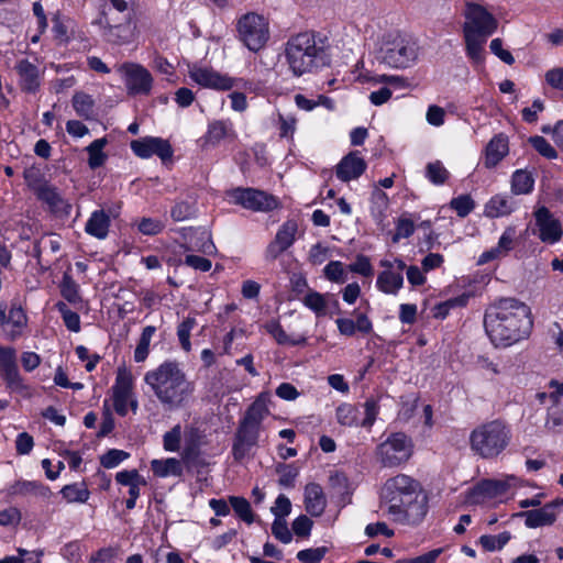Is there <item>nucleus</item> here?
Listing matches in <instances>:
<instances>
[{"label": "nucleus", "mask_w": 563, "mask_h": 563, "mask_svg": "<svg viewBox=\"0 0 563 563\" xmlns=\"http://www.w3.org/2000/svg\"><path fill=\"white\" fill-rule=\"evenodd\" d=\"M483 325L494 346L508 347L531 334V309L516 298H500L485 309Z\"/></svg>", "instance_id": "obj_1"}, {"label": "nucleus", "mask_w": 563, "mask_h": 563, "mask_svg": "<svg viewBox=\"0 0 563 563\" xmlns=\"http://www.w3.org/2000/svg\"><path fill=\"white\" fill-rule=\"evenodd\" d=\"M380 500L387 514L400 525L418 526L429 511L428 496L421 484L405 474L388 478L380 492Z\"/></svg>", "instance_id": "obj_2"}, {"label": "nucleus", "mask_w": 563, "mask_h": 563, "mask_svg": "<svg viewBox=\"0 0 563 563\" xmlns=\"http://www.w3.org/2000/svg\"><path fill=\"white\" fill-rule=\"evenodd\" d=\"M154 396L165 410L176 411L186 407L196 389L177 361L167 360L147 371L144 377Z\"/></svg>", "instance_id": "obj_3"}, {"label": "nucleus", "mask_w": 563, "mask_h": 563, "mask_svg": "<svg viewBox=\"0 0 563 563\" xmlns=\"http://www.w3.org/2000/svg\"><path fill=\"white\" fill-rule=\"evenodd\" d=\"M286 59L294 76L317 73L331 64L329 37L314 31H306L289 37Z\"/></svg>", "instance_id": "obj_4"}, {"label": "nucleus", "mask_w": 563, "mask_h": 563, "mask_svg": "<svg viewBox=\"0 0 563 563\" xmlns=\"http://www.w3.org/2000/svg\"><path fill=\"white\" fill-rule=\"evenodd\" d=\"M512 439L507 420L496 418L482 422L471 431V451L485 460H493L505 452Z\"/></svg>", "instance_id": "obj_5"}, {"label": "nucleus", "mask_w": 563, "mask_h": 563, "mask_svg": "<svg viewBox=\"0 0 563 563\" xmlns=\"http://www.w3.org/2000/svg\"><path fill=\"white\" fill-rule=\"evenodd\" d=\"M419 49L418 41L412 35L391 32L383 37L377 59L390 68L406 69L417 62Z\"/></svg>", "instance_id": "obj_6"}, {"label": "nucleus", "mask_w": 563, "mask_h": 563, "mask_svg": "<svg viewBox=\"0 0 563 563\" xmlns=\"http://www.w3.org/2000/svg\"><path fill=\"white\" fill-rule=\"evenodd\" d=\"M267 409L264 405L253 402L240 419L232 443V455L234 460L242 461L256 446L262 421Z\"/></svg>", "instance_id": "obj_7"}, {"label": "nucleus", "mask_w": 563, "mask_h": 563, "mask_svg": "<svg viewBox=\"0 0 563 563\" xmlns=\"http://www.w3.org/2000/svg\"><path fill=\"white\" fill-rule=\"evenodd\" d=\"M0 379L12 395L24 399H31L34 396L33 386L21 374L16 349L12 345L0 344Z\"/></svg>", "instance_id": "obj_8"}, {"label": "nucleus", "mask_w": 563, "mask_h": 563, "mask_svg": "<svg viewBox=\"0 0 563 563\" xmlns=\"http://www.w3.org/2000/svg\"><path fill=\"white\" fill-rule=\"evenodd\" d=\"M227 195L235 206L255 213H271L283 208L278 196L255 187H234Z\"/></svg>", "instance_id": "obj_9"}, {"label": "nucleus", "mask_w": 563, "mask_h": 563, "mask_svg": "<svg viewBox=\"0 0 563 563\" xmlns=\"http://www.w3.org/2000/svg\"><path fill=\"white\" fill-rule=\"evenodd\" d=\"M412 441L402 432L391 433L377 445L376 455L383 467H398L412 455Z\"/></svg>", "instance_id": "obj_10"}, {"label": "nucleus", "mask_w": 563, "mask_h": 563, "mask_svg": "<svg viewBox=\"0 0 563 563\" xmlns=\"http://www.w3.org/2000/svg\"><path fill=\"white\" fill-rule=\"evenodd\" d=\"M240 40L253 52L261 49L268 40V24L256 12H249L240 18L236 25Z\"/></svg>", "instance_id": "obj_11"}, {"label": "nucleus", "mask_w": 563, "mask_h": 563, "mask_svg": "<svg viewBox=\"0 0 563 563\" xmlns=\"http://www.w3.org/2000/svg\"><path fill=\"white\" fill-rule=\"evenodd\" d=\"M464 14L466 18L463 26L464 34L489 37L498 29L497 18L479 3L467 2Z\"/></svg>", "instance_id": "obj_12"}, {"label": "nucleus", "mask_w": 563, "mask_h": 563, "mask_svg": "<svg viewBox=\"0 0 563 563\" xmlns=\"http://www.w3.org/2000/svg\"><path fill=\"white\" fill-rule=\"evenodd\" d=\"M92 24L101 29L102 36L110 44H128L133 37L132 16L130 13L124 16L121 23L113 24L104 7Z\"/></svg>", "instance_id": "obj_13"}, {"label": "nucleus", "mask_w": 563, "mask_h": 563, "mask_svg": "<svg viewBox=\"0 0 563 563\" xmlns=\"http://www.w3.org/2000/svg\"><path fill=\"white\" fill-rule=\"evenodd\" d=\"M379 266L383 267L376 277L375 287L385 295H398L404 285L402 272L406 263L396 257L394 261L380 260Z\"/></svg>", "instance_id": "obj_14"}, {"label": "nucleus", "mask_w": 563, "mask_h": 563, "mask_svg": "<svg viewBox=\"0 0 563 563\" xmlns=\"http://www.w3.org/2000/svg\"><path fill=\"white\" fill-rule=\"evenodd\" d=\"M119 71L123 76L124 85L129 96H148L153 77L148 69L140 64L124 63Z\"/></svg>", "instance_id": "obj_15"}, {"label": "nucleus", "mask_w": 563, "mask_h": 563, "mask_svg": "<svg viewBox=\"0 0 563 563\" xmlns=\"http://www.w3.org/2000/svg\"><path fill=\"white\" fill-rule=\"evenodd\" d=\"M132 152L141 158H148L153 155L158 156L163 163L172 161L174 148L168 140L155 136H145L133 140L130 144Z\"/></svg>", "instance_id": "obj_16"}, {"label": "nucleus", "mask_w": 563, "mask_h": 563, "mask_svg": "<svg viewBox=\"0 0 563 563\" xmlns=\"http://www.w3.org/2000/svg\"><path fill=\"white\" fill-rule=\"evenodd\" d=\"M29 330V317L21 303L12 301L5 312L2 335L9 342H15L23 338Z\"/></svg>", "instance_id": "obj_17"}, {"label": "nucleus", "mask_w": 563, "mask_h": 563, "mask_svg": "<svg viewBox=\"0 0 563 563\" xmlns=\"http://www.w3.org/2000/svg\"><path fill=\"white\" fill-rule=\"evenodd\" d=\"M534 219L541 243L554 245V243L561 241L563 236L562 223L551 213L548 207H539L534 212Z\"/></svg>", "instance_id": "obj_18"}, {"label": "nucleus", "mask_w": 563, "mask_h": 563, "mask_svg": "<svg viewBox=\"0 0 563 563\" xmlns=\"http://www.w3.org/2000/svg\"><path fill=\"white\" fill-rule=\"evenodd\" d=\"M188 75L192 81L203 88L216 90H230L234 86V78L222 75L211 67H202L194 64L188 67Z\"/></svg>", "instance_id": "obj_19"}, {"label": "nucleus", "mask_w": 563, "mask_h": 563, "mask_svg": "<svg viewBox=\"0 0 563 563\" xmlns=\"http://www.w3.org/2000/svg\"><path fill=\"white\" fill-rule=\"evenodd\" d=\"M236 139V132L233 123L227 119H216L209 121L206 133L200 137L199 142L202 148H216L225 140L233 141Z\"/></svg>", "instance_id": "obj_20"}, {"label": "nucleus", "mask_w": 563, "mask_h": 563, "mask_svg": "<svg viewBox=\"0 0 563 563\" xmlns=\"http://www.w3.org/2000/svg\"><path fill=\"white\" fill-rule=\"evenodd\" d=\"M509 485L499 479H482L476 483L467 493V500L471 505H482L486 499L505 495Z\"/></svg>", "instance_id": "obj_21"}, {"label": "nucleus", "mask_w": 563, "mask_h": 563, "mask_svg": "<svg viewBox=\"0 0 563 563\" xmlns=\"http://www.w3.org/2000/svg\"><path fill=\"white\" fill-rule=\"evenodd\" d=\"M366 168L367 164L362 156V152L355 150L341 158L335 168V176L339 180L349 183L362 177Z\"/></svg>", "instance_id": "obj_22"}, {"label": "nucleus", "mask_w": 563, "mask_h": 563, "mask_svg": "<svg viewBox=\"0 0 563 563\" xmlns=\"http://www.w3.org/2000/svg\"><path fill=\"white\" fill-rule=\"evenodd\" d=\"M37 199L47 207L49 213L56 218H68L71 214L73 207L59 194L54 186L42 185L37 189Z\"/></svg>", "instance_id": "obj_23"}, {"label": "nucleus", "mask_w": 563, "mask_h": 563, "mask_svg": "<svg viewBox=\"0 0 563 563\" xmlns=\"http://www.w3.org/2000/svg\"><path fill=\"white\" fill-rule=\"evenodd\" d=\"M563 505V498H555L548 501L543 507L533 510L521 511L517 514L518 517L525 518L527 528H539L551 526L556 520L555 509Z\"/></svg>", "instance_id": "obj_24"}, {"label": "nucleus", "mask_w": 563, "mask_h": 563, "mask_svg": "<svg viewBox=\"0 0 563 563\" xmlns=\"http://www.w3.org/2000/svg\"><path fill=\"white\" fill-rule=\"evenodd\" d=\"M509 154V137L499 132L485 146L483 165L490 170Z\"/></svg>", "instance_id": "obj_25"}, {"label": "nucleus", "mask_w": 563, "mask_h": 563, "mask_svg": "<svg viewBox=\"0 0 563 563\" xmlns=\"http://www.w3.org/2000/svg\"><path fill=\"white\" fill-rule=\"evenodd\" d=\"M305 510L311 517H321L327 509V496L323 488L318 483H309L303 493Z\"/></svg>", "instance_id": "obj_26"}, {"label": "nucleus", "mask_w": 563, "mask_h": 563, "mask_svg": "<svg viewBox=\"0 0 563 563\" xmlns=\"http://www.w3.org/2000/svg\"><path fill=\"white\" fill-rule=\"evenodd\" d=\"M5 493L9 497L32 495L43 499H47L52 495L51 488L47 485L38 481L26 479H19L8 485Z\"/></svg>", "instance_id": "obj_27"}, {"label": "nucleus", "mask_w": 563, "mask_h": 563, "mask_svg": "<svg viewBox=\"0 0 563 563\" xmlns=\"http://www.w3.org/2000/svg\"><path fill=\"white\" fill-rule=\"evenodd\" d=\"M16 74L19 75V85L22 91L35 93L40 88L38 67L29 59H22L16 63Z\"/></svg>", "instance_id": "obj_28"}, {"label": "nucleus", "mask_w": 563, "mask_h": 563, "mask_svg": "<svg viewBox=\"0 0 563 563\" xmlns=\"http://www.w3.org/2000/svg\"><path fill=\"white\" fill-rule=\"evenodd\" d=\"M338 331L344 336H354L356 332L363 334H369L373 332V323L364 312L356 314V320L346 319V317H340L335 320Z\"/></svg>", "instance_id": "obj_29"}, {"label": "nucleus", "mask_w": 563, "mask_h": 563, "mask_svg": "<svg viewBox=\"0 0 563 563\" xmlns=\"http://www.w3.org/2000/svg\"><path fill=\"white\" fill-rule=\"evenodd\" d=\"M183 239L185 240L183 247L189 252L208 253L210 249L214 247L206 231L191 227L183 228Z\"/></svg>", "instance_id": "obj_30"}, {"label": "nucleus", "mask_w": 563, "mask_h": 563, "mask_svg": "<svg viewBox=\"0 0 563 563\" xmlns=\"http://www.w3.org/2000/svg\"><path fill=\"white\" fill-rule=\"evenodd\" d=\"M150 466L153 475L157 478L181 477L184 475V466L177 457L153 459Z\"/></svg>", "instance_id": "obj_31"}, {"label": "nucleus", "mask_w": 563, "mask_h": 563, "mask_svg": "<svg viewBox=\"0 0 563 563\" xmlns=\"http://www.w3.org/2000/svg\"><path fill=\"white\" fill-rule=\"evenodd\" d=\"M111 218L104 210L93 211L85 223V232L97 239H106L109 235Z\"/></svg>", "instance_id": "obj_32"}, {"label": "nucleus", "mask_w": 563, "mask_h": 563, "mask_svg": "<svg viewBox=\"0 0 563 563\" xmlns=\"http://www.w3.org/2000/svg\"><path fill=\"white\" fill-rule=\"evenodd\" d=\"M264 329L280 345L298 346L307 343L305 335H298L296 338L288 335L278 320L266 322Z\"/></svg>", "instance_id": "obj_33"}, {"label": "nucleus", "mask_w": 563, "mask_h": 563, "mask_svg": "<svg viewBox=\"0 0 563 563\" xmlns=\"http://www.w3.org/2000/svg\"><path fill=\"white\" fill-rule=\"evenodd\" d=\"M471 297V292H463L456 297L435 303L432 308L433 318H435V320H444L452 309L466 307L470 303Z\"/></svg>", "instance_id": "obj_34"}, {"label": "nucleus", "mask_w": 563, "mask_h": 563, "mask_svg": "<svg viewBox=\"0 0 563 563\" xmlns=\"http://www.w3.org/2000/svg\"><path fill=\"white\" fill-rule=\"evenodd\" d=\"M536 179L528 169H515L510 179V190L515 195H528L534 189Z\"/></svg>", "instance_id": "obj_35"}, {"label": "nucleus", "mask_w": 563, "mask_h": 563, "mask_svg": "<svg viewBox=\"0 0 563 563\" xmlns=\"http://www.w3.org/2000/svg\"><path fill=\"white\" fill-rule=\"evenodd\" d=\"M109 141L107 137H101L91 142L87 147L86 152L88 154V166L91 170H96V168H101L108 161V154L103 151L108 145Z\"/></svg>", "instance_id": "obj_36"}, {"label": "nucleus", "mask_w": 563, "mask_h": 563, "mask_svg": "<svg viewBox=\"0 0 563 563\" xmlns=\"http://www.w3.org/2000/svg\"><path fill=\"white\" fill-rule=\"evenodd\" d=\"M512 212L509 197L506 195H494L484 207V213L490 219L509 216Z\"/></svg>", "instance_id": "obj_37"}, {"label": "nucleus", "mask_w": 563, "mask_h": 563, "mask_svg": "<svg viewBox=\"0 0 563 563\" xmlns=\"http://www.w3.org/2000/svg\"><path fill=\"white\" fill-rule=\"evenodd\" d=\"M59 290L62 297L67 300L71 305H77L82 302V298L79 295V286L76 283V279L70 273V269H67L64 272L60 284H59Z\"/></svg>", "instance_id": "obj_38"}, {"label": "nucleus", "mask_w": 563, "mask_h": 563, "mask_svg": "<svg viewBox=\"0 0 563 563\" xmlns=\"http://www.w3.org/2000/svg\"><path fill=\"white\" fill-rule=\"evenodd\" d=\"M200 454V437L197 431H192L185 438L183 454H180V456H183L185 464L196 465L199 462Z\"/></svg>", "instance_id": "obj_39"}, {"label": "nucleus", "mask_w": 563, "mask_h": 563, "mask_svg": "<svg viewBox=\"0 0 563 563\" xmlns=\"http://www.w3.org/2000/svg\"><path fill=\"white\" fill-rule=\"evenodd\" d=\"M73 109H75L78 117L91 120L95 114V100L88 92L76 91L73 97Z\"/></svg>", "instance_id": "obj_40"}, {"label": "nucleus", "mask_w": 563, "mask_h": 563, "mask_svg": "<svg viewBox=\"0 0 563 563\" xmlns=\"http://www.w3.org/2000/svg\"><path fill=\"white\" fill-rule=\"evenodd\" d=\"M133 375L125 366L117 369L114 383L112 385L113 395H133Z\"/></svg>", "instance_id": "obj_41"}, {"label": "nucleus", "mask_w": 563, "mask_h": 563, "mask_svg": "<svg viewBox=\"0 0 563 563\" xmlns=\"http://www.w3.org/2000/svg\"><path fill=\"white\" fill-rule=\"evenodd\" d=\"M229 505L233 509L234 514L247 525H252L256 519L250 500L244 496H229Z\"/></svg>", "instance_id": "obj_42"}, {"label": "nucleus", "mask_w": 563, "mask_h": 563, "mask_svg": "<svg viewBox=\"0 0 563 563\" xmlns=\"http://www.w3.org/2000/svg\"><path fill=\"white\" fill-rule=\"evenodd\" d=\"M466 44V54L473 64L478 65L484 62V47L487 37L464 34Z\"/></svg>", "instance_id": "obj_43"}, {"label": "nucleus", "mask_w": 563, "mask_h": 563, "mask_svg": "<svg viewBox=\"0 0 563 563\" xmlns=\"http://www.w3.org/2000/svg\"><path fill=\"white\" fill-rule=\"evenodd\" d=\"M69 18L59 12L52 16V33L55 41L64 44H68L71 41L69 36Z\"/></svg>", "instance_id": "obj_44"}, {"label": "nucleus", "mask_w": 563, "mask_h": 563, "mask_svg": "<svg viewBox=\"0 0 563 563\" xmlns=\"http://www.w3.org/2000/svg\"><path fill=\"white\" fill-rule=\"evenodd\" d=\"M59 493L68 503H86L90 497V492L84 481L65 485Z\"/></svg>", "instance_id": "obj_45"}, {"label": "nucleus", "mask_w": 563, "mask_h": 563, "mask_svg": "<svg viewBox=\"0 0 563 563\" xmlns=\"http://www.w3.org/2000/svg\"><path fill=\"white\" fill-rule=\"evenodd\" d=\"M297 231V221L294 219H288L278 228L274 239H276V243H279L286 250H289L295 243Z\"/></svg>", "instance_id": "obj_46"}, {"label": "nucleus", "mask_w": 563, "mask_h": 563, "mask_svg": "<svg viewBox=\"0 0 563 563\" xmlns=\"http://www.w3.org/2000/svg\"><path fill=\"white\" fill-rule=\"evenodd\" d=\"M358 408L355 405L343 402L335 409L336 421L345 427L361 426Z\"/></svg>", "instance_id": "obj_47"}, {"label": "nucleus", "mask_w": 563, "mask_h": 563, "mask_svg": "<svg viewBox=\"0 0 563 563\" xmlns=\"http://www.w3.org/2000/svg\"><path fill=\"white\" fill-rule=\"evenodd\" d=\"M155 332L156 328L153 325H147L143 329L134 350V361L136 363H143L148 358L150 342Z\"/></svg>", "instance_id": "obj_48"}, {"label": "nucleus", "mask_w": 563, "mask_h": 563, "mask_svg": "<svg viewBox=\"0 0 563 563\" xmlns=\"http://www.w3.org/2000/svg\"><path fill=\"white\" fill-rule=\"evenodd\" d=\"M276 473L279 475L278 484L285 488H294L299 475V470L294 463L279 462L276 464Z\"/></svg>", "instance_id": "obj_49"}, {"label": "nucleus", "mask_w": 563, "mask_h": 563, "mask_svg": "<svg viewBox=\"0 0 563 563\" xmlns=\"http://www.w3.org/2000/svg\"><path fill=\"white\" fill-rule=\"evenodd\" d=\"M510 540L509 531L500 532L499 534H482L479 537V544L485 551L494 552L501 550Z\"/></svg>", "instance_id": "obj_50"}, {"label": "nucleus", "mask_w": 563, "mask_h": 563, "mask_svg": "<svg viewBox=\"0 0 563 563\" xmlns=\"http://www.w3.org/2000/svg\"><path fill=\"white\" fill-rule=\"evenodd\" d=\"M450 208L454 210L460 218H466L471 212H474L475 201L470 194H463L450 200Z\"/></svg>", "instance_id": "obj_51"}, {"label": "nucleus", "mask_w": 563, "mask_h": 563, "mask_svg": "<svg viewBox=\"0 0 563 563\" xmlns=\"http://www.w3.org/2000/svg\"><path fill=\"white\" fill-rule=\"evenodd\" d=\"M302 303L312 310L319 318L327 314V299L324 295L310 290L302 298Z\"/></svg>", "instance_id": "obj_52"}, {"label": "nucleus", "mask_w": 563, "mask_h": 563, "mask_svg": "<svg viewBox=\"0 0 563 563\" xmlns=\"http://www.w3.org/2000/svg\"><path fill=\"white\" fill-rule=\"evenodd\" d=\"M364 418L361 421V427L369 430L377 419L380 411L379 398L368 397L363 404Z\"/></svg>", "instance_id": "obj_53"}, {"label": "nucleus", "mask_w": 563, "mask_h": 563, "mask_svg": "<svg viewBox=\"0 0 563 563\" xmlns=\"http://www.w3.org/2000/svg\"><path fill=\"white\" fill-rule=\"evenodd\" d=\"M56 309L62 314L64 324L69 331L75 333L80 331V317L76 311L71 310L64 301H58Z\"/></svg>", "instance_id": "obj_54"}, {"label": "nucleus", "mask_w": 563, "mask_h": 563, "mask_svg": "<svg viewBox=\"0 0 563 563\" xmlns=\"http://www.w3.org/2000/svg\"><path fill=\"white\" fill-rule=\"evenodd\" d=\"M449 172L440 161L430 162L426 167V177L435 186H442L449 179Z\"/></svg>", "instance_id": "obj_55"}, {"label": "nucleus", "mask_w": 563, "mask_h": 563, "mask_svg": "<svg viewBox=\"0 0 563 563\" xmlns=\"http://www.w3.org/2000/svg\"><path fill=\"white\" fill-rule=\"evenodd\" d=\"M197 322L195 317H185L181 323L177 327V336L179 339L180 347L185 352L191 350L190 332L196 327Z\"/></svg>", "instance_id": "obj_56"}, {"label": "nucleus", "mask_w": 563, "mask_h": 563, "mask_svg": "<svg viewBox=\"0 0 563 563\" xmlns=\"http://www.w3.org/2000/svg\"><path fill=\"white\" fill-rule=\"evenodd\" d=\"M413 219L408 218L407 214H402L396 222V231L391 238L393 243H399L400 239L409 238L415 232Z\"/></svg>", "instance_id": "obj_57"}, {"label": "nucleus", "mask_w": 563, "mask_h": 563, "mask_svg": "<svg viewBox=\"0 0 563 563\" xmlns=\"http://www.w3.org/2000/svg\"><path fill=\"white\" fill-rule=\"evenodd\" d=\"M196 213V207L192 202L180 200L170 208V217L175 222H181L192 218Z\"/></svg>", "instance_id": "obj_58"}, {"label": "nucleus", "mask_w": 563, "mask_h": 563, "mask_svg": "<svg viewBox=\"0 0 563 563\" xmlns=\"http://www.w3.org/2000/svg\"><path fill=\"white\" fill-rule=\"evenodd\" d=\"M528 142L533 147L534 151H537L547 159L558 158V151L543 136H531L529 137Z\"/></svg>", "instance_id": "obj_59"}, {"label": "nucleus", "mask_w": 563, "mask_h": 563, "mask_svg": "<svg viewBox=\"0 0 563 563\" xmlns=\"http://www.w3.org/2000/svg\"><path fill=\"white\" fill-rule=\"evenodd\" d=\"M181 446V424H175L163 435V448L168 452H178Z\"/></svg>", "instance_id": "obj_60"}, {"label": "nucleus", "mask_w": 563, "mask_h": 563, "mask_svg": "<svg viewBox=\"0 0 563 563\" xmlns=\"http://www.w3.org/2000/svg\"><path fill=\"white\" fill-rule=\"evenodd\" d=\"M350 272L360 274L363 277H371L374 274V268L368 256L357 254L355 261L347 265Z\"/></svg>", "instance_id": "obj_61"}, {"label": "nucleus", "mask_w": 563, "mask_h": 563, "mask_svg": "<svg viewBox=\"0 0 563 563\" xmlns=\"http://www.w3.org/2000/svg\"><path fill=\"white\" fill-rule=\"evenodd\" d=\"M166 228L165 221L153 218H142L137 223V229L145 235H156L162 233Z\"/></svg>", "instance_id": "obj_62"}, {"label": "nucleus", "mask_w": 563, "mask_h": 563, "mask_svg": "<svg viewBox=\"0 0 563 563\" xmlns=\"http://www.w3.org/2000/svg\"><path fill=\"white\" fill-rule=\"evenodd\" d=\"M130 453L119 450V449H110L104 454L100 456V463L102 467L107 470H111V467H117L122 461L128 459Z\"/></svg>", "instance_id": "obj_63"}, {"label": "nucleus", "mask_w": 563, "mask_h": 563, "mask_svg": "<svg viewBox=\"0 0 563 563\" xmlns=\"http://www.w3.org/2000/svg\"><path fill=\"white\" fill-rule=\"evenodd\" d=\"M329 552V549L325 547L316 548V549H306L301 550L297 553L296 558L302 563H320L325 554Z\"/></svg>", "instance_id": "obj_64"}]
</instances>
